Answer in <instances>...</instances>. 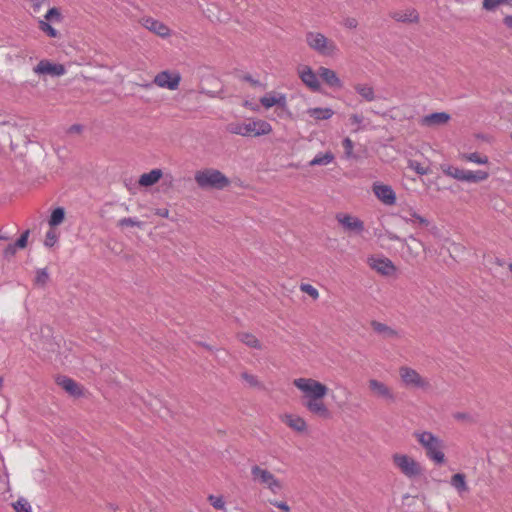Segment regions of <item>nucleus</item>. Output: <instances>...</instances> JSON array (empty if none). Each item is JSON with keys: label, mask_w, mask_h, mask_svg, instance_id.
<instances>
[{"label": "nucleus", "mask_w": 512, "mask_h": 512, "mask_svg": "<svg viewBox=\"0 0 512 512\" xmlns=\"http://www.w3.org/2000/svg\"><path fill=\"white\" fill-rule=\"evenodd\" d=\"M414 439L424 449L426 457L437 465L445 463L444 442L437 435L426 430L413 432Z\"/></svg>", "instance_id": "obj_1"}, {"label": "nucleus", "mask_w": 512, "mask_h": 512, "mask_svg": "<svg viewBox=\"0 0 512 512\" xmlns=\"http://www.w3.org/2000/svg\"><path fill=\"white\" fill-rule=\"evenodd\" d=\"M227 130L235 135L243 137H260L272 133V125L261 118L250 117L242 121H236L228 124Z\"/></svg>", "instance_id": "obj_2"}, {"label": "nucleus", "mask_w": 512, "mask_h": 512, "mask_svg": "<svg viewBox=\"0 0 512 512\" xmlns=\"http://www.w3.org/2000/svg\"><path fill=\"white\" fill-rule=\"evenodd\" d=\"M305 43L311 51L321 57L336 58L340 54L336 41L320 31H308L305 34Z\"/></svg>", "instance_id": "obj_3"}, {"label": "nucleus", "mask_w": 512, "mask_h": 512, "mask_svg": "<svg viewBox=\"0 0 512 512\" xmlns=\"http://www.w3.org/2000/svg\"><path fill=\"white\" fill-rule=\"evenodd\" d=\"M292 385L298 391L301 403L308 402L314 398H327L330 392L329 386L312 377H297Z\"/></svg>", "instance_id": "obj_4"}, {"label": "nucleus", "mask_w": 512, "mask_h": 512, "mask_svg": "<svg viewBox=\"0 0 512 512\" xmlns=\"http://www.w3.org/2000/svg\"><path fill=\"white\" fill-rule=\"evenodd\" d=\"M392 466L408 480H417L424 475V467L414 456L395 452L391 455Z\"/></svg>", "instance_id": "obj_5"}, {"label": "nucleus", "mask_w": 512, "mask_h": 512, "mask_svg": "<svg viewBox=\"0 0 512 512\" xmlns=\"http://www.w3.org/2000/svg\"><path fill=\"white\" fill-rule=\"evenodd\" d=\"M196 184L202 189L222 190L230 185V180L221 171L205 168L195 172Z\"/></svg>", "instance_id": "obj_6"}, {"label": "nucleus", "mask_w": 512, "mask_h": 512, "mask_svg": "<svg viewBox=\"0 0 512 512\" xmlns=\"http://www.w3.org/2000/svg\"><path fill=\"white\" fill-rule=\"evenodd\" d=\"M253 480L273 494L284 490V483L268 469L255 465L251 468Z\"/></svg>", "instance_id": "obj_7"}, {"label": "nucleus", "mask_w": 512, "mask_h": 512, "mask_svg": "<svg viewBox=\"0 0 512 512\" xmlns=\"http://www.w3.org/2000/svg\"><path fill=\"white\" fill-rule=\"evenodd\" d=\"M401 384L407 389L427 390L430 388L429 380L410 366H401L398 369Z\"/></svg>", "instance_id": "obj_8"}, {"label": "nucleus", "mask_w": 512, "mask_h": 512, "mask_svg": "<svg viewBox=\"0 0 512 512\" xmlns=\"http://www.w3.org/2000/svg\"><path fill=\"white\" fill-rule=\"evenodd\" d=\"M63 14L58 7L49 8L43 18L37 21L38 29L50 38H58L59 32L52 26V24H60L63 21Z\"/></svg>", "instance_id": "obj_9"}, {"label": "nucleus", "mask_w": 512, "mask_h": 512, "mask_svg": "<svg viewBox=\"0 0 512 512\" xmlns=\"http://www.w3.org/2000/svg\"><path fill=\"white\" fill-rule=\"evenodd\" d=\"M301 404L310 415L317 419L329 420L332 418V410L326 402V398H314Z\"/></svg>", "instance_id": "obj_10"}, {"label": "nucleus", "mask_w": 512, "mask_h": 512, "mask_svg": "<svg viewBox=\"0 0 512 512\" xmlns=\"http://www.w3.org/2000/svg\"><path fill=\"white\" fill-rule=\"evenodd\" d=\"M335 219L344 232L361 235L365 231L364 222L355 215L340 212L336 214Z\"/></svg>", "instance_id": "obj_11"}, {"label": "nucleus", "mask_w": 512, "mask_h": 512, "mask_svg": "<svg viewBox=\"0 0 512 512\" xmlns=\"http://www.w3.org/2000/svg\"><path fill=\"white\" fill-rule=\"evenodd\" d=\"M181 82V74L178 71L164 70L155 75L153 83L162 89L177 90Z\"/></svg>", "instance_id": "obj_12"}, {"label": "nucleus", "mask_w": 512, "mask_h": 512, "mask_svg": "<svg viewBox=\"0 0 512 512\" xmlns=\"http://www.w3.org/2000/svg\"><path fill=\"white\" fill-rule=\"evenodd\" d=\"M367 264L372 270L382 276L391 277L397 272V267L385 256H370L367 259Z\"/></svg>", "instance_id": "obj_13"}, {"label": "nucleus", "mask_w": 512, "mask_h": 512, "mask_svg": "<svg viewBox=\"0 0 512 512\" xmlns=\"http://www.w3.org/2000/svg\"><path fill=\"white\" fill-rule=\"evenodd\" d=\"M33 73L38 76L61 77L66 74V68L61 63L42 59L33 67Z\"/></svg>", "instance_id": "obj_14"}, {"label": "nucleus", "mask_w": 512, "mask_h": 512, "mask_svg": "<svg viewBox=\"0 0 512 512\" xmlns=\"http://www.w3.org/2000/svg\"><path fill=\"white\" fill-rule=\"evenodd\" d=\"M297 75L302 83L311 91H319L321 89L318 71L315 72L311 66L307 64L299 65L297 67Z\"/></svg>", "instance_id": "obj_15"}, {"label": "nucleus", "mask_w": 512, "mask_h": 512, "mask_svg": "<svg viewBox=\"0 0 512 512\" xmlns=\"http://www.w3.org/2000/svg\"><path fill=\"white\" fill-rule=\"evenodd\" d=\"M367 386L371 396L380 398L386 401H394L395 394L393 389L383 381L376 378H370L367 381Z\"/></svg>", "instance_id": "obj_16"}, {"label": "nucleus", "mask_w": 512, "mask_h": 512, "mask_svg": "<svg viewBox=\"0 0 512 512\" xmlns=\"http://www.w3.org/2000/svg\"><path fill=\"white\" fill-rule=\"evenodd\" d=\"M259 102L267 110L272 107H276L277 109L287 111L290 114L288 111L287 96L285 93L278 91L267 92L260 97Z\"/></svg>", "instance_id": "obj_17"}, {"label": "nucleus", "mask_w": 512, "mask_h": 512, "mask_svg": "<svg viewBox=\"0 0 512 512\" xmlns=\"http://www.w3.org/2000/svg\"><path fill=\"white\" fill-rule=\"evenodd\" d=\"M279 419L284 425L296 433L306 434L308 432V422L299 414L286 412L281 414Z\"/></svg>", "instance_id": "obj_18"}, {"label": "nucleus", "mask_w": 512, "mask_h": 512, "mask_svg": "<svg viewBox=\"0 0 512 512\" xmlns=\"http://www.w3.org/2000/svg\"><path fill=\"white\" fill-rule=\"evenodd\" d=\"M372 191L375 197L384 205L393 206L396 204V193L390 185L375 182L372 185Z\"/></svg>", "instance_id": "obj_19"}, {"label": "nucleus", "mask_w": 512, "mask_h": 512, "mask_svg": "<svg viewBox=\"0 0 512 512\" xmlns=\"http://www.w3.org/2000/svg\"><path fill=\"white\" fill-rule=\"evenodd\" d=\"M402 242L404 250V254L407 259H416L420 256V254L424 250V244L414 236H409L405 239H399Z\"/></svg>", "instance_id": "obj_20"}, {"label": "nucleus", "mask_w": 512, "mask_h": 512, "mask_svg": "<svg viewBox=\"0 0 512 512\" xmlns=\"http://www.w3.org/2000/svg\"><path fill=\"white\" fill-rule=\"evenodd\" d=\"M319 78L330 88L341 89L343 88V81L336 71L331 68L320 66L318 68Z\"/></svg>", "instance_id": "obj_21"}, {"label": "nucleus", "mask_w": 512, "mask_h": 512, "mask_svg": "<svg viewBox=\"0 0 512 512\" xmlns=\"http://www.w3.org/2000/svg\"><path fill=\"white\" fill-rule=\"evenodd\" d=\"M451 119L446 112H436L425 115L419 121L420 125L427 128H437L446 125Z\"/></svg>", "instance_id": "obj_22"}, {"label": "nucleus", "mask_w": 512, "mask_h": 512, "mask_svg": "<svg viewBox=\"0 0 512 512\" xmlns=\"http://www.w3.org/2000/svg\"><path fill=\"white\" fill-rule=\"evenodd\" d=\"M142 25L162 38H167L171 35V30L166 24L152 17L143 18Z\"/></svg>", "instance_id": "obj_23"}, {"label": "nucleus", "mask_w": 512, "mask_h": 512, "mask_svg": "<svg viewBox=\"0 0 512 512\" xmlns=\"http://www.w3.org/2000/svg\"><path fill=\"white\" fill-rule=\"evenodd\" d=\"M56 384L65 390L69 395L74 397H80L83 395V388L75 380L67 376H58L56 378Z\"/></svg>", "instance_id": "obj_24"}, {"label": "nucleus", "mask_w": 512, "mask_h": 512, "mask_svg": "<svg viewBox=\"0 0 512 512\" xmlns=\"http://www.w3.org/2000/svg\"><path fill=\"white\" fill-rule=\"evenodd\" d=\"M335 114L331 107H309L303 112L304 116L314 121H326L333 117Z\"/></svg>", "instance_id": "obj_25"}, {"label": "nucleus", "mask_w": 512, "mask_h": 512, "mask_svg": "<svg viewBox=\"0 0 512 512\" xmlns=\"http://www.w3.org/2000/svg\"><path fill=\"white\" fill-rule=\"evenodd\" d=\"M163 177V171L160 168H154L149 172L143 173L139 176L138 185L143 188L151 187L157 184Z\"/></svg>", "instance_id": "obj_26"}, {"label": "nucleus", "mask_w": 512, "mask_h": 512, "mask_svg": "<svg viewBox=\"0 0 512 512\" xmlns=\"http://www.w3.org/2000/svg\"><path fill=\"white\" fill-rule=\"evenodd\" d=\"M391 17L398 22L418 23L419 13L415 8L409 7L403 10H397L391 13Z\"/></svg>", "instance_id": "obj_27"}, {"label": "nucleus", "mask_w": 512, "mask_h": 512, "mask_svg": "<svg viewBox=\"0 0 512 512\" xmlns=\"http://www.w3.org/2000/svg\"><path fill=\"white\" fill-rule=\"evenodd\" d=\"M450 485L460 497H463L470 492L467 477L464 473L458 472L453 474L450 478Z\"/></svg>", "instance_id": "obj_28"}, {"label": "nucleus", "mask_w": 512, "mask_h": 512, "mask_svg": "<svg viewBox=\"0 0 512 512\" xmlns=\"http://www.w3.org/2000/svg\"><path fill=\"white\" fill-rule=\"evenodd\" d=\"M490 176V173L486 170L479 169V170H469L464 169L463 177L461 182L465 183H481L488 180Z\"/></svg>", "instance_id": "obj_29"}, {"label": "nucleus", "mask_w": 512, "mask_h": 512, "mask_svg": "<svg viewBox=\"0 0 512 512\" xmlns=\"http://www.w3.org/2000/svg\"><path fill=\"white\" fill-rule=\"evenodd\" d=\"M354 90L367 102H372L376 99L375 90L370 84L358 83L354 85Z\"/></svg>", "instance_id": "obj_30"}, {"label": "nucleus", "mask_w": 512, "mask_h": 512, "mask_svg": "<svg viewBox=\"0 0 512 512\" xmlns=\"http://www.w3.org/2000/svg\"><path fill=\"white\" fill-rule=\"evenodd\" d=\"M237 339L241 343L245 344L246 346H248L250 348L257 349V350L263 349V345H262L261 341L252 333H248V332L238 333Z\"/></svg>", "instance_id": "obj_31"}, {"label": "nucleus", "mask_w": 512, "mask_h": 512, "mask_svg": "<svg viewBox=\"0 0 512 512\" xmlns=\"http://www.w3.org/2000/svg\"><path fill=\"white\" fill-rule=\"evenodd\" d=\"M335 159V156L332 152L327 151L325 153H318L315 157L309 162V166H327L331 164Z\"/></svg>", "instance_id": "obj_32"}, {"label": "nucleus", "mask_w": 512, "mask_h": 512, "mask_svg": "<svg viewBox=\"0 0 512 512\" xmlns=\"http://www.w3.org/2000/svg\"><path fill=\"white\" fill-rule=\"evenodd\" d=\"M240 379L249 388H254V389H262L263 388V383L259 379V377L253 373L248 372V371L241 372Z\"/></svg>", "instance_id": "obj_33"}, {"label": "nucleus", "mask_w": 512, "mask_h": 512, "mask_svg": "<svg viewBox=\"0 0 512 512\" xmlns=\"http://www.w3.org/2000/svg\"><path fill=\"white\" fill-rule=\"evenodd\" d=\"M460 159L478 165H486L489 162V159L486 155L477 152L461 154Z\"/></svg>", "instance_id": "obj_34"}, {"label": "nucleus", "mask_w": 512, "mask_h": 512, "mask_svg": "<svg viewBox=\"0 0 512 512\" xmlns=\"http://www.w3.org/2000/svg\"><path fill=\"white\" fill-rule=\"evenodd\" d=\"M442 172L448 176L451 177L457 181L462 180L464 168H459L457 166L449 165V164H443L441 165Z\"/></svg>", "instance_id": "obj_35"}, {"label": "nucleus", "mask_w": 512, "mask_h": 512, "mask_svg": "<svg viewBox=\"0 0 512 512\" xmlns=\"http://www.w3.org/2000/svg\"><path fill=\"white\" fill-rule=\"evenodd\" d=\"M65 220V210L62 207L55 208L48 220L49 227L56 228L58 225L62 224Z\"/></svg>", "instance_id": "obj_36"}, {"label": "nucleus", "mask_w": 512, "mask_h": 512, "mask_svg": "<svg viewBox=\"0 0 512 512\" xmlns=\"http://www.w3.org/2000/svg\"><path fill=\"white\" fill-rule=\"evenodd\" d=\"M500 6H512V0H483L482 8L486 11H495Z\"/></svg>", "instance_id": "obj_37"}, {"label": "nucleus", "mask_w": 512, "mask_h": 512, "mask_svg": "<svg viewBox=\"0 0 512 512\" xmlns=\"http://www.w3.org/2000/svg\"><path fill=\"white\" fill-rule=\"evenodd\" d=\"M207 500L214 509L220 511L226 510V502L222 495L211 494L207 497Z\"/></svg>", "instance_id": "obj_38"}, {"label": "nucleus", "mask_w": 512, "mask_h": 512, "mask_svg": "<svg viewBox=\"0 0 512 512\" xmlns=\"http://www.w3.org/2000/svg\"><path fill=\"white\" fill-rule=\"evenodd\" d=\"M59 238V232L55 228H49V230L46 232L44 245L46 247H53Z\"/></svg>", "instance_id": "obj_39"}, {"label": "nucleus", "mask_w": 512, "mask_h": 512, "mask_svg": "<svg viewBox=\"0 0 512 512\" xmlns=\"http://www.w3.org/2000/svg\"><path fill=\"white\" fill-rule=\"evenodd\" d=\"M373 328L375 331L382 333L386 337H394L397 335V332L395 330H393L392 328L388 327L383 323L374 322Z\"/></svg>", "instance_id": "obj_40"}, {"label": "nucleus", "mask_w": 512, "mask_h": 512, "mask_svg": "<svg viewBox=\"0 0 512 512\" xmlns=\"http://www.w3.org/2000/svg\"><path fill=\"white\" fill-rule=\"evenodd\" d=\"M13 508L15 512H32L31 505L26 499H18L14 504Z\"/></svg>", "instance_id": "obj_41"}, {"label": "nucleus", "mask_w": 512, "mask_h": 512, "mask_svg": "<svg viewBox=\"0 0 512 512\" xmlns=\"http://www.w3.org/2000/svg\"><path fill=\"white\" fill-rule=\"evenodd\" d=\"M409 167L419 175H427L430 172L427 166H424L417 161H410Z\"/></svg>", "instance_id": "obj_42"}, {"label": "nucleus", "mask_w": 512, "mask_h": 512, "mask_svg": "<svg viewBox=\"0 0 512 512\" xmlns=\"http://www.w3.org/2000/svg\"><path fill=\"white\" fill-rule=\"evenodd\" d=\"M118 225L121 226V227H133V226H137L139 228H141L143 226V223L141 221H138L134 218H122L119 220L118 222Z\"/></svg>", "instance_id": "obj_43"}, {"label": "nucleus", "mask_w": 512, "mask_h": 512, "mask_svg": "<svg viewBox=\"0 0 512 512\" xmlns=\"http://www.w3.org/2000/svg\"><path fill=\"white\" fill-rule=\"evenodd\" d=\"M48 279H49V274L46 269H39L36 272L35 282L38 285L44 286L47 283Z\"/></svg>", "instance_id": "obj_44"}, {"label": "nucleus", "mask_w": 512, "mask_h": 512, "mask_svg": "<svg viewBox=\"0 0 512 512\" xmlns=\"http://www.w3.org/2000/svg\"><path fill=\"white\" fill-rule=\"evenodd\" d=\"M300 289H301L302 292L308 294L313 299H318L319 298L318 290L314 286H312L311 284H302L300 286Z\"/></svg>", "instance_id": "obj_45"}, {"label": "nucleus", "mask_w": 512, "mask_h": 512, "mask_svg": "<svg viewBox=\"0 0 512 512\" xmlns=\"http://www.w3.org/2000/svg\"><path fill=\"white\" fill-rule=\"evenodd\" d=\"M342 146L344 148L346 157L347 158L353 157V150H354V143H353V141L350 138L346 137L342 141Z\"/></svg>", "instance_id": "obj_46"}, {"label": "nucleus", "mask_w": 512, "mask_h": 512, "mask_svg": "<svg viewBox=\"0 0 512 512\" xmlns=\"http://www.w3.org/2000/svg\"><path fill=\"white\" fill-rule=\"evenodd\" d=\"M269 503L272 506L278 508L281 512H291V508L287 504L286 501H279V500H276V499H270Z\"/></svg>", "instance_id": "obj_47"}, {"label": "nucleus", "mask_w": 512, "mask_h": 512, "mask_svg": "<svg viewBox=\"0 0 512 512\" xmlns=\"http://www.w3.org/2000/svg\"><path fill=\"white\" fill-rule=\"evenodd\" d=\"M349 122L352 126H355V130L357 131L360 129V125L363 122V116L360 114H351L349 116Z\"/></svg>", "instance_id": "obj_48"}, {"label": "nucleus", "mask_w": 512, "mask_h": 512, "mask_svg": "<svg viewBox=\"0 0 512 512\" xmlns=\"http://www.w3.org/2000/svg\"><path fill=\"white\" fill-rule=\"evenodd\" d=\"M28 237H29V231H25L20 236V238L17 240V242L15 243V246L20 248V249L25 248L27 246Z\"/></svg>", "instance_id": "obj_49"}, {"label": "nucleus", "mask_w": 512, "mask_h": 512, "mask_svg": "<svg viewBox=\"0 0 512 512\" xmlns=\"http://www.w3.org/2000/svg\"><path fill=\"white\" fill-rule=\"evenodd\" d=\"M410 215L412 217L411 221H416V222H418L419 224H421L423 226H428L429 225V221L425 217L419 215L418 213L413 211V212L410 213Z\"/></svg>", "instance_id": "obj_50"}, {"label": "nucleus", "mask_w": 512, "mask_h": 512, "mask_svg": "<svg viewBox=\"0 0 512 512\" xmlns=\"http://www.w3.org/2000/svg\"><path fill=\"white\" fill-rule=\"evenodd\" d=\"M343 26L347 29H355L358 26V21L354 17H348L344 19Z\"/></svg>", "instance_id": "obj_51"}, {"label": "nucleus", "mask_w": 512, "mask_h": 512, "mask_svg": "<svg viewBox=\"0 0 512 512\" xmlns=\"http://www.w3.org/2000/svg\"><path fill=\"white\" fill-rule=\"evenodd\" d=\"M454 419L455 420H458V421H468L470 420V415L467 414V413H463V412H457L453 415Z\"/></svg>", "instance_id": "obj_52"}, {"label": "nucleus", "mask_w": 512, "mask_h": 512, "mask_svg": "<svg viewBox=\"0 0 512 512\" xmlns=\"http://www.w3.org/2000/svg\"><path fill=\"white\" fill-rule=\"evenodd\" d=\"M503 23L507 28L512 29V15L505 16Z\"/></svg>", "instance_id": "obj_53"}, {"label": "nucleus", "mask_w": 512, "mask_h": 512, "mask_svg": "<svg viewBox=\"0 0 512 512\" xmlns=\"http://www.w3.org/2000/svg\"><path fill=\"white\" fill-rule=\"evenodd\" d=\"M156 215L158 216H161V217H164V218H168L169 217V210L164 208V209H158L156 212H155Z\"/></svg>", "instance_id": "obj_54"}, {"label": "nucleus", "mask_w": 512, "mask_h": 512, "mask_svg": "<svg viewBox=\"0 0 512 512\" xmlns=\"http://www.w3.org/2000/svg\"><path fill=\"white\" fill-rule=\"evenodd\" d=\"M15 248H16V246H15V245H13V246H9V247L6 249V253L14 254V253H15Z\"/></svg>", "instance_id": "obj_55"}, {"label": "nucleus", "mask_w": 512, "mask_h": 512, "mask_svg": "<svg viewBox=\"0 0 512 512\" xmlns=\"http://www.w3.org/2000/svg\"><path fill=\"white\" fill-rule=\"evenodd\" d=\"M508 269H509V271H510V272H511V274H512V262L508 265Z\"/></svg>", "instance_id": "obj_56"}, {"label": "nucleus", "mask_w": 512, "mask_h": 512, "mask_svg": "<svg viewBox=\"0 0 512 512\" xmlns=\"http://www.w3.org/2000/svg\"><path fill=\"white\" fill-rule=\"evenodd\" d=\"M3 386V378L0 377V388Z\"/></svg>", "instance_id": "obj_57"}, {"label": "nucleus", "mask_w": 512, "mask_h": 512, "mask_svg": "<svg viewBox=\"0 0 512 512\" xmlns=\"http://www.w3.org/2000/svg\"><path fill=\"white\" fill-rule=\"evenodd\" d=\"M0 239H4V238L0 236Z\"/></svg>", "instance_id": "obj_58"}]
</instances>
